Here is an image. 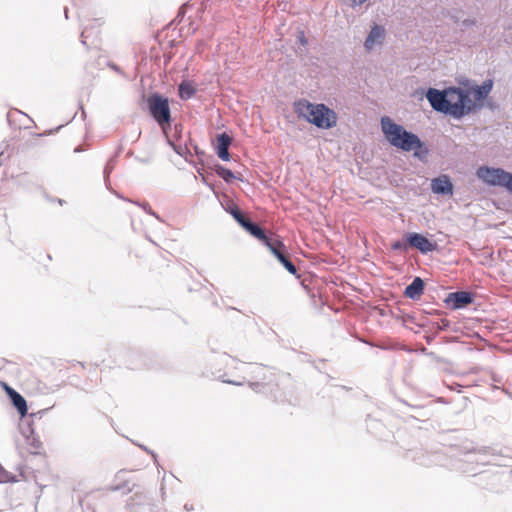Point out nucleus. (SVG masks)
<instances>
[{"label":"nucleus","instance_id":"f257e3e1","mask_svg":"<svg viewBox=\"0 0 512 512\" xmlns=\"http://www.w3.org/2000/svg\"><path fill=\"white\" fill-rule=\"evenodd\" d=\"M493 89V80L486 79L481 85H475L471 90L450 86L439 90L428 88L426 98L432 109L460 120L482 108L481 102L485 100Z\"/></svg>","mask_w":512,"mask_h":512},{"label":"nucleus","instance_id":"f03ea898","mask_svg":"<svg viewBox=\"0 0 512 512\" xmlns=\"http://www.w3.org/2000/svg\"><path fill=\"white\" fill-rule=\"evenodd\" d=\"M381 129L391 146L405 152L414 150V156L419 159L428 154L427 147L418 135L406 130L404 126L394 122L388 116L381 118Z\"/></svg>","mask_w":512,"mask_h":512},{"label":"nucleus","instance_id":"7ed1b4c3","mask_svg":"<svg viewBox=\"0 0 512 512\" xmlns=\"http://www.w3.org/2000/svg\"><path fill=\"white\" fill-rule=\"evenodd\" d=\"M147 106L150 115L165 131L171 123V110L168 98L159 93H153L147 98Z\"/></svg>","mask_w":512,"mask_h":512},{"label":"nucleus","instance_id":"20e7f679","mask_svg":"<svg viewBox=\"0 0 512 512\" xmlns=\"http://www.w3.org/2000/svg\"><path fill=\"white\" fill-rule=\"evenodd\" d=\"M309 123L319 129H331L337 124V114L334 110L323 103L314 104L313 111L309 117Z\"/></svg>","mask_w":512,"mask_h":512},{"label":"nucleus","instance_id":"39448f33","mask_svg":"<svg viewBox=\"0 0 512 512\" xmlns=\"http://www.w3.org/2000/svg\"><path fill=\"white\" fill-rule=\"evenodd\" d=\"M510 172L503 168L481 166L477 169V177L489 186L506 188Z\"/></svg>","mask_w":512,"mask_h":512},{"label":"nucleus","instance_id":"423d86ee","mask_svg":"<svg viewBox=\"0 0 512 512\" xmlns=\"http://www.w3.org/2000/svg\"><path fill=\"white\" fill-rule=\"evenodd\" d=\"M266 247L271 251V253L277 258V260L283 265V267L292 275H296L297 268L294 263L289 259L287 255L286 246L283 244L278 237H273L270 240Z\"/></svg>","mask_w":512,"mask_h":512},{"label":"nucleus","instance_id":"0eeeda50","mask_svg":"<svg viewBox=\"0 0 512 512\" xmlns=\"http://www.w3.org/2000/svg\"><path fill=\"white\" fill-rule=\"evenodd\" d=\"M474 301V293L470 291H456L449 293L444 302L454 310L462 309Z\"/></svg>","mask_w":512,"mask_h":512},{"label":"nucleus","instance_id":"6e6552de","mask_svg":"<svg viewBox=\"0 0 512 512\" xmlns=\"http://www.w3.org/2000/svg\"><path fill=\"white\" fill-rule=\"evenodd\" d=\"M410 247L418 249L422 254H428L437 248L435 242L430 241L426 236L412 232L406 235Z\"/></svg>","mask_w":512,"mask_h":512},{"label":"nucleus","instance_id":"1a4fd4ad","mask_svg":"<svg viewBox=\"0 0 512 512\" xmlns=\"http://www.w3.org/2000/svg\"><path fill=\"white\" fill-rule=\"evenodd\" d=\"M127 507L130 512H156L153 505L145 493H135L127 501Z\"/></svg>","mask_w":512,"mask_h":512},{"label":"nucleus","instance_id":"9d476101","mask_svg":"<svg viewBox=\"0 0 512 512\" xmlns=\"http://www.w3.org/2000/svg\"><path fill=\"white\" fill-rule=\"evenodd\" d=\"M20 432L25 438L27 446L30 447V453L37 454L42 446V442L39 437L35 434L34 429L28 420L22 421L20 424Z\"/></svg>","mask_w":512,"mask_h":512},{"label":"nucleus","instance_id":"9b49d317","mask_svg":"<svg viewBox=\"0 0 512 512\" xmlns=\"http://www.w3.org/2000/svg\"><path fill=\"white\" fill-rule=\"evenodd\" d=\"M386 37V30L384 26L374 24L370 32L368 33L365 41L364 48L366 51H372L376 46H380L383 44Z\"/></svg>","mask_w":512,"mask_h":512},{"label":"nucleus","instance_id":"f8f14e48","mask_svg":"<svg viewBox=\"0 0 512 512\" xmlns=\"http://www.w3.org/2000/svg\"><path fill=\"white\" fill-rule=\"evenodd\" d=\"M13 406L17 409L19 414L23 417L27 414L28 407L25 398L18 393L16 390L8 386L6 383L3 384Z\"/></svg>","mask_w":512,"mask_h":512},{"label":"nucleus","instance_id":"ddd939ff","mask_svg":"<svg viewBox=\"0 0 512 512\" xmlns=\"http://www.w3.org/2000/svg\"><path fill=\"white\" fill-rule=\"evenodd\" d=\"M432 191L440 195H451L453 193V184L446 175L436 177L432 180Z\"/></svg>","mask_w":512,"mask_h":512},{"label":"nucleus","instance_id":"4468645a","mask_svg":"<svg viewBox=\"0 0 512 512\" xmlns=\"http://www.w3.org/2000/svg\"><path fill=\"white\" fill-rule=\"evenodd\" d=\"M244 224L245 225L243 226V228L247 232H249L253 237H255L256 239L260 240L265 246L274 237L273 234L267 235L265 233L264 229H262L258 224L253 222L251 219H249Z\"/></svg>","mask_w":512,"mask_h":512},{"label":"nucleus","instance_id":"2eb2a0df","mask_svg":"<svg viewBox=\"0 0 512 512\" xmlns=\"http://www.w3.org/2000/svg\"><path fill=\"white\" fill-rule=\"evenodd\" d=\"M425 283L422 278L415 277L405 288L404 295L412 300H418L424 292Z\"/></svg>","mask_w":512,"mask_h":512},{"label":"nucleus","instance_id":"dca6fc26","mask_svg":"<svg viewBox=\"0 0 512 512\" xmlns=\"http://www.w3.org/2000/svg\"><path fill=\"white\" fill-rule=\"evenodd\" d=\"M314 104L305 99H300L294 103V111L298 118L309 121L310 114L313 111Z\"/></svg>","mask_w":512,"mask_h":512},{"label":"nucleus","instance_id":"f3484780","mask_svg":"<svg viewBox=\"0 0 512 512\" xmlns=\"http://www.w3.org/2000/svg\"><path fill=\"white\" fill-rule=\"evenodd\" d=\"M463 462L472 465V464H481L485 465L488 463L486 460V453L484 450H472L468 451L464 454Z\"/></svg>","mask_w":512,"mask_h":512},{"label":"nucleus","instance_id":"a211bd4d","mask_svg":"<svg viewBox=\"0 0 512 512\" xmlns=\"http://www.w3.org/2000/svg\"><path fill=\"white\" fill-rule=\"evenodd\" d=\"M196 94V89L188 81H182L178 86V95L182 100H188Z\"/></svg>","mask_w":512,"mask_h":512},{"label":"nucleus","instance_id":"6ab92c4d","mask_svg":"<svg viewBox=\"0 0 512 512\" xmlns=\"http://www.w3.org/2000/svg\"><path fill=\"white\" fill-rule=\"evenodd\" d=\"M102 25L101 19H96L91 25H85L81 32V43L85 46L86 40L91 36L90 30H94Z\"/></svg>","mask_w":512,"mask_h":512},{"label":"nucleus","instance_id":"aec40b11","mask_svg":"<svg viewBox=\"0 0 512 512\" xmlns=\"http://www.w3.org/2000/svg\"><path fill=\"white\" fill-rule=\"evenodd\" d=\"M215 172L220 178H222L227 183H230L235 178L234 173L230 169L220 164L215 165Z\"/></svg>","mask_w":512,"mask_h":512},{"label":"nucleus","instance_id":"412c9836","mask_svg":"<svg viewBox=\"0 0 512 512\" xmlns=\"http://www.w3.org/2000/svg\"><path fill=\"white\" fill-rule=\"evenodd\" d=\"M228 212L231 214V216L238 222V224L243 227L250 218L245 216L243 212L237 207L236 205H233L232 207H229Z\"/></svg>","mask_w":512,"mask_h":512},{"label":"nucleus","instance_id":"4be33fe9","mask_svg":"<svg viewBox=\"0 0 512 512\" xmlns=\"http://www.w3.org/2000/svg\"><path fill=\"white\" fill-rule=\"evenodd\" d=\"M439 456L438 455H432V456H426L424 453H420L418 456L414 458V460L422 466H430L433 464H437Z\"/></svg>","mask_w":512,"mask_h":512},{"label":"nucleus","instance_id":"5701e85b","mask_svg":"<svg viewBox=\"0 0 512 512\" xmlns=\"http://www.w3.org/2000/svg\"><path fill=\"white\" fill-rule=\"evenodd\" d=\"M232 143V138L225 132L217 135L216 149H229Z\"/></svg>","mask_w":512,"mask_h":512},{"label":"nucleus","instance_id":"b1692460","mask_svg":"<svg viewBox=\"0 0 512 512\" xmlns=\"http://www.w3.org/2000/svg\"><path fill=\"white\" fill-rule=\"evenodd\" d=\"M9 482H17L16 476L12 475L8 471H6L0 465V484H2V483H9Z\"/></svg>","mask_w":512,"mask_h":512},{"label":"nucleus","instance_id":"393cba45","mask_svg":"<svg viewBox=\"0 0 512 512\" xmlns=\"http://www.w3.org/2000/svg\"><path fill=\"white\" fill-rule=\"evenodd\" d=\"M391 247H392L393 250H404V251H406L408 249V247H409V244H408L407 240L406 241H404V240H397V241L392 243Z\"/></svg>","mask_w":512,"mask_h":512},{"label":"nucleus","instance_id":"a878e982","mask_svg":"<svg viewBox=\"0 0 512 512\" xmlns=\"http://www.w3.org/2000/svg\"><path fill=\"white\" fill-rule=\"evenodd\" d=\"M218 157L223 161H229L230 154L229 149H216Z\"/></svg>","mask_w":512,"mask_h":512},{"label":"nucleus","instance_id":"bb28decb","mask_svg":"<svg viewBox=\"0 0 512 512\" xmlns=\"http://www.w3.org/2000/svg\"><path fill=\"white\" fill-rule=\"evenodd\" d=\"M219 378L221 379L222 382L227 383V384H232V385H235V386H241V385L244 384V379L239 380V381L226 379L225 378V374L220 375Z\"/></svg>","mask_w":512,"mask_h":512},{"label":"nucleus","instance_id":"cd10ccee","mask_svg":"<svg viewBox=\"0 0 512 512\" xmlns=\"http://www.w3.org/2000/svg\"><path fill=\"white\" fill-rule=\"evenodd\" d=\"M248 385L255 392H260L261 388L264 387L263 383L258 382V381H249Z\"/></svg>","mask_w":512,"mask_h":512},{"label":"nucleus","instance_id":"c85d7f7f","mask_svg":"<svg viewBox=\"0 0 512 512\" xmlns=\"http://www.w3.org/2000/svg\"><path fill=\"white\" fill-rule=\"evenodd\" d=\"M264 371V367L262 365H257L254 367V370L251 372L253 378L261 377Z\"/></svg>","mask_w":512,"mask_h":512},{"label":"nucleus","instance_id":"c756f323","mask_svg":"<svg viewBox=\"0 0 512 512\" xmlns=\"http://www.w3.org/2000/svg\"><path fill=\"white\" fill-rule=\"evenodd\" d=\"M169 144L173 148V150L180 156H184V152L187 150V148H183L182 146H177L173 144L171 141H169Z\"/></svg>","mask_w":512,"mask_h":512},{"label":"nucleus","instance_id":"7c9ffc66","mask_svg":"<svg viewBox=\"0 0 512 512\" xmlns=\"http://www.w3.org/2000/svg\"><path fill=\"white\" fill-rule=\"evenodd\" d=\"M220 360L222 363H224L226 366H229L230 365V362H235V359L230 357L229 355L227 354H222L220 356Z\"/></svg>","mask_w":512,"mask_h":512},{"label":"nucleus","instance_id":"2f4dec72","mask_svg":"<svg viewBox=\"0 0 512 512\" xmlns=\"http://www.w3.org/2000/svg\"><path fill=\"white\" fill-rule=\"evenodd\" d=\"M127 488V492H131L133 488L131 487H128V483H124V484H117L115 486L112 487V490L113 491H121L123 489Z\"/></svg>","mask_w":512,"mask_h":512},{"label":"nucleus","instance_id":"473e14b6","mask_svg":"<svg viewBox=\"0 0 512 512\" xmlns=\"http://www.w3.org/2000/svg\"><path fill=\"white\" fill-rule=\"evenodd\" d=\"M139 447L141 449H143L144 451H146L147 453H149L152 456L154 463L157 465V467H159V464H158V461H157V455L152 450L148 449L144 445H139Z\"/></svg>","mask_w":512,"mask_h":512},{"label":"nucleus","instance_id":"72a5a7b5","mask_svg":"<svg viewBox=\"0 0 512 512\" xmlns=\"http://www.w3.org/2000/svg\"><path fill=\"white\" fill-rule=\"evenodd\" d=\"M112 170H113V166L110 164V162H108L104 168V178H105L106 183L108 182V177Z\"/></svg>","mask_w":512,"mask_h":512},{"label":"nucleus","instance_id":"f704fd0d","mask_svg":"<svg viewBox=\"0 0 512 512\" xmlns=\"http://www.w3.org/2000/svg\"><path fill=\"white\" fill-rule=\"evenodd\" d=\"M297 39H298V41L301 43V45H303V46L307 45V43H308V41H307V39H306L305 34H304V32H303V31H300V32L298 33V35H297Z\"/></svg>","mask_w":512,"mask_h":512},{"label":"nucleus","instance_id":"c9c22d12","mask_svg":"<svg viewBox=\"0 0 512 512\" xmlns=\"http://www.w3.org/2000/svg\"><path fill=\"white\" fill-rule=\"evenodd\" d=\"M135 160L141 164H149L152 161V157L149 156V157L142 158V157L136 156Z\"/></svg>","mask_w":512,"mask_h":512},{"label":"nucleus","instance_id":"e433bc0d","mask_svg":"<svg viewBox=\"0 0 512 512\" xmlns=\"http://www.w3.org/2000/svg\"><path fill=\"white\" fill-rule=\"evenodd\" d=\"M463 472L469 474V475H476L478 473L477 469L475 467H467V468H463Z\"/></svg>","mask_w":512,"mask_h":512},{"label":"nucleus","instance_id":"4c0bfd02","mask_svg":"<svg viewBox=\"0 0 512 512\" xmlns=\"http://www.w3.org/2000/svg\"><path fill=\"white\" fill-rule=\"evenodd\" d=\"M505 189L512 194V173L509 174V178Z\"/></svg>","mask_w":512,"mask_h":512},{"label":"nucleus","instance_id":"58836bf2","mask_svg":"<svg viewBox=\"0 0 512 512\" xmlns=\"http://www.w3.org/2000/svg\"><path fill=\"white\" fill-rule=\"evenodd\" d=\"M148 209H149V210H147V214H149V215H151V216L155 217V218H156L157 220H159V221H162V219L160 218V216H159V215H158L154 210H152V208H151V207H148Z\"/></svg>","mask_w":512,"mask_h":512},{"label":"nucleus","instance_id":"ea45409f","mask_svg":"<svg viewBox=\"0 0 512 512\" xmlns=\"http://www.w3.org/2000/svg\"><path fill=\"white\" fill-rule=\"evenodd\" d=\"M108 66L114 70L115 72L119 73V74H123L122 70L120 69L119 66H117L116 64L114 63H109Z\"/></svg>","mask_w":512,"mask_h":512},{"label":"nucleus","instance_id":"a19ab883","mask_svg":"<svg viewBox=\"0 0 512 512\" xmlns=\"http://www.w3.org/2000/svg\"><path fill=\"white\" fill-rule=\"evenodd\" d=\"M136 205H138L139 207H141L146 213H147V210L148 207H150V205L147 203V202H144V203H139V202H134Z\"/></svg>","mask_w":512,"mask_h":512},{"label":"nucleus","instance_id":"79ce46f5","mask_svg":"<svg viewBox=\"0 0 512 512\" xmlns=\"http://www.w3.org/2000/svg\"><path fill=\"white\" fill-rule=\"evenodd\" d=\"M462 24H463V26H465V27H469V26H472V25L474 24V21L469 20V19H466V20H464V21H463V23H462Z\"/></svg>","mask_w":512,"mask_h":512},{"label":"nucleus","instance_id":"37998d69","mask_svg":"<svg viewBox=\"0 0 512 512\" xmlns=\"http://www.w3.org/2000/svg\"><path fill=\"white\" fill-rule=\"evenodd\" d=\"M184 509H185L186 511L190 512V511H193V510H194V507H193V505H192V504H188V503H186V504L184 505Z\"/></svg>","mask_w":512,"mask_h":512},{"label":"nucleus","instance_id":"c03bdc74","mask_svg":"<svg viewBox=\"0 0 512 512\" xmlns=\"http://www.w3.org/2000/svg\"><path fill=\"white\" fill-rule=\"evenodd\" d=\"M160 491H161V496H162V498L164 499V495H165V487H164V484H163V483L161 484Z\"/></svg>","mask_w":512,"mask_h":512},{"label":"nucleus","instance_id":"a18cd8bd","mask_svg":"<svg viewBox=\"0 0 512 512\" xmlns=\"http://www.w3.org/2000/svg\"><path fill=\"white\" fill-rule=\"evenodd\" d=\"M81 151H82V148H81L80 146H78V147H76V148L74 149V152H75V153H78V152H81Z\"/></svg>","mask_w":512,"mask_h":512},{"label":"nucleus","instance_id":"49530a36","mask_svg":"<svg viewBox=\"0 0 512 512\" xmlns=\"http://www.w3.org/2000/svg\"><path fill=\"white\" fill-rule=\"evenodd\" d=\"M64 14H65V18L67 19L68 18V8L67 7L64 9Z\"/></svg>","mask_w":512,"mask_h":512}]
</instances>
